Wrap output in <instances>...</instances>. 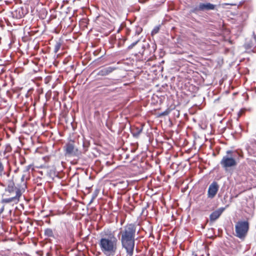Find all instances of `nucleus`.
Segmentation results:
<instances>
[{
	"instance_id": "obj_6",
	"label": "nucleus",
	"mask_w": 256,
	"mask_h": 256,
	"mask_svg": "<svg viewBox=\"0 0 256 256\" xmlns=\"http://www.w3.org/2000/svg\"><path fill=\"white\" fill-rule=\"evenodd\" d=\"M218 190L217 182H214L209 186L208 191V197L210 198H214Z\"/></svg>"
},
{
	"instance_id": "obj_12",
	"label": "nucleus",
	"mask_w": 256,
	"mask_h": 256,
	"mask_svg": "<svg viewBox=\"0 0 256 256\" xmlns=\"http://www.w3.org/2000/svg\"><path fill=\"white\" fill-rule=\"evenodd\" d=\"M16 190L20 189L14 186V184L12 181H10L6 188V191L8 192L10 194H12L14 192L16 194Z\"/></svg>"
},
{
	"instance_id": "obj_1",
	"label": "nucleus",
	"mask_w": 256,
	"mask_h": 256,
	"mask_svg": "<svg viewBox=\"0 0 256 256\" xmlns=\"http://www.w3.org/2000/svg\"><path fill=\"white\" fill-rule=\"evenodd\" d=\"M136 226L134 224H128L120 228L118 235L121 236L122 248H124L127 254L132 256L135 246Z\"/></svg>"
},
{
	"instance_id": "obj_18",
	"label": "nucleus",
	"mask_w": 256,
	"mask_h": 256,
	"mask_svg": "<svg viewBox=\"0 0 256 256\" xmlns=\"http://www.w3.org/2000/svg\"><path fill=\"white\" fill-rule=\"evenodd\" d=\"M140 41V40L138 39V40H136L135 42H133L132 43L128 46V49H132V48L138 43V42Z\"/></svg>"
},
{
	"instance_id": "obj_3",
	"label": "nucleus",
	"mask_w": 256,
	"mask_h": 256,
	"mask_svg": "<svg viewBox=\"0 0 256 256\" xmlns=\"http://www.w3.org/2000/svg\"><path fill=\"white\" fill-rule=\"evenodd\" d=\"M249 228L248 221H238L236 224V236L238 238H242L246 236Z\"/></svg>"
},
{
	"instance_id": "obj_8",
	"label": "nucleus",
	"mask_w": 256,
	"mask_h": 256,
	"mask_svg": "<svg viewBox=\"0 0 256 256\" xmlns=\"http://www.w3.org/2000/svg\"><path fill=\"white\" fill-rule=\"evenodd\" d=\"M246 148L248 152L254 154L256 152V140L254 138H250L248 142L246 144Z\"/></svg>"
},
{
	"instance_id": "obj_23",
	"label": "nucleus",
	"mask_w": 256,
	"mask_h": 256,
	"mask_svg": "<svg viewBox=\"0 0 256 256\" xmlns=\"http://www.w3.org/2000/svg\"><path fill=\"white\" fill-rule=\"evenodd\" d=\"M30 168V166L29 165L26 168L24 172H28Z\"/></svg>"
},
{
	"instance_id": "obj_21",
	"label": "nucleus",
	"mask_w": 256,
	"mask_h": 256,
	"mask_svg": "<svg viewBox=\"0 0 256 256\" xmlns=\"http://www.w3.org/2000/svg\"><path fill=\"white\" fill-rule=\"evenodd\" d=\"M233 151L231 150H227L226 152V155L232 156Z\"/></svg>"
},
{
	"instance_id": "obj_13",
	"label": "nucleus",
	"mask_w": 256,
	"mask_h": 256,
	"mask_svg": "<svg viewBox=\"0 0 256 256\" xmlns=\"http://www.w3.org/2000/svg\"><path fill=\"white\" fill-rule=\"evenodd\" d=\"M142 128L136 127L131 130L132 134L134 137L138 138L142 132Z\"/></svg>"
},
{
	"instance_id": "obj_17",
	"label": "nucleus",
	"mask_w": 256,
	"mask_h": 256,
	"mask_svg": "<svg viewBox=\"0 0 256 256\" xmlns=\"http://www.w3.org/2000/svg\"><path fill=\"white\" fill-rule=\"evenodd\" d=\"M61 44L60 43H56L54 46V52L57 53L60 48Z\"/></svg>"
},
{
	"instance_id": "obj_2",
	"label": "nucleus",
	"mask_w": 256,
	"mask_h": 256,
	"mask_svg": "<svg viewBox=\"0 0 256 256\" xmlns=\"http://www.w3.org/2000/svg\"><path fill=\"white\" fill-rule=\"evenodd\" d=\"M98 246L102 252L106 256H114L117 250L118 240L114 232L104 230L100 233Z\"/></svg>"
},
{
	"instance_id": "obj_28",
	"label": "nucleus",
	"mask_w": 256,
	"mask_h": 256,
	"mask_svg": "<svg viewBox=\"0 0 256 256\" xmlns=\"http://www.w3.org/2000/svg\"><path fill=\"white\" fill-rule=\"evenodd\" d=\"M9 174H10V172H8V176H9Z\"/></svg>"
},
{
	"instance_id": "obj_16",
	"label": "nucleus",
	"mask_w": 256,
	"mask_h": 256,
	"mask_svg": "<svg viewBox=\"0 0 256 256\" xmlns=\"http://www.w3.org/2000/svg\"><path fill=\"white\" fill-rule=\"evenodd\" d=\"M199 11H201L200 9L199 8V4L197 6H196L195 8H194L192 9L191 10L192 12L196 14H197Z\"/></svg>"
},
{
	"instance_id": "obj_24",
	"label": "nucleus",
	"mask_w": 256,
	"mask_h": 256,
	"mask_svg": "<svg viewBox=\"0 0 256 256\" xmlns=\"http://www.w3.org/2000/svg\"><path fill=\"white\" fill-rule=\"evenodd\" d=\"M26 179L25 175L23 174L21 178L22 181L24 182Z\"/></svg>"
},
{
	"instance_id": "obj_19",
	"label": "nucleus",
	"mask_w": 256,
	"mask_h": 256,
	"mask_svg": "<svg viewBox=\"0 0 256 256\" xmlns=\"http://www.w3.org/2000/svg\"><path fill=\"white\" fill-rule=\"evenodd\" d=\"M12 150V148L10 144H8L6 145L5 152H10Z\"/></svg>"
},
{
	"instance_id": "obj_11",
	"label": "nucleus",
	"mask_w": 256,
	"mask_h": 256,
	"mask_svg": "<svg viewBox=\"0 0 256 256\" xmlns=\"http://www.w3.org/2000/svg\"><path fill=\"white\" fill-rule=\"evenodd\" d=\"M116 70V67L114 66H108L106 68H104L99 70L98 72V75L100 76H106L111 72H112L113 71Z\"/></svg>"
},
{
	"instance_id": "obj_9",
	"label": "nucleus",
	"mask_w": 256,
	"mask_h": 256,
	"mask_svg": "<svg viewBox=\"0 0 256 256\" xmlns=\"http://www.w3.org/2000/svg\"><path fill=\"white\" fill-rule=\"evenodd\" d=\"M216 5L210 4V2L199 4V8L201 11L214 10L216 8Z\"/></svg>"
},
{
	"instance_id": "obj_7",
	"label": "nucleus",
	"mask_w": 256,
	"mask_h": 256,
	"mask_svg": "<svg viewBox=\"0 0 256 256\" xmlns=\"http://www.w3.org/2000/svg\"><path fill=\"white\" fill-rule=\"evenodd\" d=\"M22 195L21 190H16V194L10 198H3L2 200V202L3 203H10L14 202L18 203L19 202L20 198Z\"/></svg>"
},
{
	"instance_id": "obj_20",
	"label": "nucleus",
	"mask_w": 256,
	"mask_h": 256,
	"mask_svg": "<svg viewBox=\"0 0 256 256\" xmlns=\"http://www.w3.org/2000/svg\"><path fill=\"white\" fill-rule=\"evenodd\" d=\"M20 164H24V162H25V160H24V158H22V157L20 158Z\"/></svg>"
},
{
	"instance_id": "obj_27",
	"label": "nucleus",
	"mask_w": 256,
	"mask_h": 256,
	"mask_svg": "<svg viewBox=\"0 0 256 256\" xmlns=\"http://www.w3.org/2000/svg\"><path fill=\"white\" fill-rule=\"evenodd\" d=\"M18 168H17L16 170H14V172L15 173H16V172H18Z\"/></svg>"
},
{
	"instance_id": "obj_10",
	"label": "nucleus",
	"mask_w": 256,
	"mask_h": 256,
	"mask_svg": "<svg viewBox=\"0 0 256 256\" xmlns=\"http://www.w3.org/2000/svg\"><path fill=\"white\" fill-rule=\"evenodd\" d=\"M224 208H220L212 212L210 216V218L211 221H214L218 219L224 211Z\"/></svg>"
},
{
	"instance_id": "obj_25",
	"label": "nucleus",
	"mask_w": 256,
	"mask_h": 256,
	"mask_svg": "<svg viewBox=\"0 0 256 256\" xmlns=\"http://www.w3.org/2000/svg\"><path fill=\"white\" fill-rule=\"evenodd\" d=\"M4 210V206H3L0 209V214L3 212Z\"/></svg>"
},
{
	"instance_id": "obj_5",
	"label": "nucleus",
	"mask_w": 256,
	"mask_h": 256,
	"mask_svg": "<svg viewBox=\"0 0 256 256\" xmlns=\"http://www.w3.org/2000/svg\"><path fill=\"white\" fill-rule=\"evenodd\" d=\"M64 154L67 156H78L80 154L78 150L75 148L74 142H68L64 146Z\"/></svg>"
},
{
	"instance_id": "obj_14",
	"label": "nucleus",
	"mask_w": 256,
	"mask_h": 256,
	"mask_svg": "<svg viewBox=\"0 0 256 256\" xmlns=\"http://www.w3.org/2000/svg\"><path fill=\"white\" fill-rule=\"evenodd\" d=\"M44 235L48 237H54L52 230L50 228H46L44 230Z\"/></svg>"
},
{
	"instance_id": "obj_22",
	"label": "nucleus",
	"mask_w": 256,
	"mask_h": 256,
	"mask_svg": "<svg viewBox=\"0 0 256 256\" xmlns=\"http://www.w3.org/2000/svg\"><path fill=\"white\" fill-rule=\"evenodd\" d=\"M168 112L167 110H166V111L164 112H162L161 114V115L162 116H166V115H168Z\"/></svg>"
},
{
	"instance_id": "obj_15",
	"label": "nucleus",
	"mask_w": 256,
	"mask_h": 256,
	"mask_svg": "<svg viewBox=\"0 0 256 256\" xmlns=\"http://www.w3.org/2000/svg\"><path fill=\"white\" fill-rule=\"evenodd\" d=\"M160 30V26H156L152 31V35H154L156 34Z\"/></svg>"
},
{
	"instance_id": "obj_26",
	"label": "nucleus",
	"mask_w": 256,
	"mask_h": 256,
	"mask_svg": "<svg viewBox=\"0 0 256 256\" xmlns=\"http://www.w3.org/2000/svg\"><path fill=\"white\" fill-rule=\"evenodd\" d=\"M140 30H137V31L136 32V34L138 35V34H140Z\"/></svg>"
},
{
	"instance_id": "obj_4",
	"label": "nucleus",
	"mask_w": 256,
	"mask_h": 256,
	"mask_svg": "<svg viewBox=\"0 0 256 256\" xmlns=\"http://www.w3.org/2000/svg\"><path fill=\"white\" fill-rule=\"evenodd\" d=\"M220 164L225 170H227L228 168L236 166L238 162L232 156L226 155L222 157Z\"/></svg>"
}]
</instances>
